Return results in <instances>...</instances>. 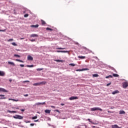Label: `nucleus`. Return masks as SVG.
<instances>
[{
  "label": "nucleus",
  "instance_id": "f257e3e1",
  "mask_svg": "<svg viewBox=\"0 0 128 128\" xmlns=\"http://www.w3.org/2000/svg\"><path fill=\"white\" fill-rule=\"evenodd\" d=\"M92 112H95V110H100V112H102V109L99 108H90Z\"/></svg>",
  "mask_w": 128,
  "mask_h": 128
},
{
  "label": "nucleus",
  "instance_id": "f03ea898",
  "mask_svg": "<svg viewBox=\"0 0 128 128\" xmlns=\"http://www.w3.org/2000/svg\"><path fill=\"white\" fill-rule=\"evenodd\" d=\"M84 52H85V54H90V52H92V51L88 49V48H84Z\"/></svg>",
  "mask_w": 128,
  "mask_h": 128
},
{
  "label": "nucleus",
  "instance_id": "7ed1b4c3",
  "mask_svg": "<svg viewBox=\"0 0 128 128\" xmlns=\"http://www.w3.org/2000/svg\"><path fill=\"white\" fill-rule=\"evenodd\" d=\"M122 86L124 88H126V87L128 86V83L126 82H124L122 84Z\"/></svg>",
  "mask_w": 128,
  "mask_h": 128
},
{
  "label": "nucleus",
  "instance_id": "20e7f679",
  "mask_svg": "<svg viewBox=\"0 0 128 128\" xmlns=\"http://www.w3.org/2000/svg\"><path fill=\"white\" fill-rule=\"evenodd\" d=\"M78 96H72L69 98V100H78Z\"/></svg>",
  "mask_w": 128,
  "mask_h": 128
},
{
  "label": "nucleus",
  "instance_id": "39448f33",
  "mask_svg": "<svg viewBox=\"0 0 128 128\" xmlns=\"http://www.w3.org/2000/svg\"><path fill=\"white\" fill-rule=\"evenodd\" d=\"M28 60H34V58H32V56L28 55Z\"/></svg>",
  "mask_w": 128,
  "mask_h": 128
},
{
  "label": "nucleus",
  "instance_id": "423d86ee",
  "mask_svg": "<svg viewBox=\"0 0 128 128\" xmlns=\"http://www.w3.org/2000/svg\"><path fill=\"white\" fill-rule=\"evenodd\" d=\"M0 92H8V90L4 88H0Z\"/></svg>",
  "mask_w": 128,
  "mask_h": 128
},
{
  "label": "nucleus",
  "instance_id": "0eeeda50",
  "mask_svg": "<svg viewBox=\"0 0 128 128\" xmlns=\"http://www.w3.org/2000/svg\"><path fill=\"white\" fill-rule=\"evenodd\" d=\"M30 36V38H38V35L36 34H32Z\"/></svg>",
  "mask_w": 128,
  "mask_h": 128
},
{
  "label": "nucleus",
  "instance_id": "6e6552de",
  "mask_svg": "<svg viewBox=\"0 0 128 128\" xmlns=\"http://www.w3.org/2000/svg\"><path fill=\"white\" fill-rule=\"evenodd\" d=\"M112 128H122L120 127H119L118 124H114L112 126Z\"/></svg>",
  "mask_w": 128,
  "mask_h": 128
},
{
  "label": "nucleus",
  "instance_id": "1a4fd4ad",
  "mask_svg": "<svg viewBox=\"0 0 128 128\" xmlns=\"http://www.w3.org/2000/svg\"><path fill=\"white\" fill-rule=\"evenodd\" d=\"M4 74H6L4 72L0 70V76H4Z\"/></svg>",
  "mask_w": 128,
  "mask_h": 128
},
{
  "label": "nucleus",
  "instance_id": "9d476101",
  "mask_svg": "<svg viewBox=\"0 0 128 128\" xmlns=\"http://www.w3.org/2000/svg\"><path fill=\"white\" fill-rule=\"evenodd\" d=\"M0 96H2V98H0V100H6V98L4 97L5 96L4 94H0Z\"/></svg>",
  "mask_w": 128,
  "mask_h": 128
},
{
  "label": "nucleus",
  "instance_id": "9b49d317",
  "mask_svg": "<svg viewBox=\"0 0 128 128\" xmlns=\"http://www.w3.org/2000/svg\"><path fill=\"white\" fill-rule=\"evenodd\" d=\"M36 106H40V104H46V102L36 103Z\"/></svg>",
  "mask_w": 128,
  "mask_h": 128
},
{
  "label": "nucleus",
  "instance_id": "f8f14e48",
  "mask_svg": "<svg viewBox=\"0 0 128 128\" xmlns=\"http://www.w3.org/2000/svg\"><path fill=\"white\" fill-rule=\"evenodd\" d=\"M56 52H68V50H57Z\"/></svg>",
  "mask_w": 128,
  "mask_h": 128
},
{
  "label": "nucleus",
  "instance_id": "ddd939ff",
  "mask_svg": "<svg viewBox=\"0 0 128 128\" xmlns=\"http://www.w3.org/2000/svg\"><path fill=\"white\" fill-rule=\"evenodd\" d=\"M118 92H120V91L116 90L112 92V94H118Z\"/></svg>",
  "mask_w": 128,
  "mask_h": 128
},
{
  "label": "nucleus",
  "instance_id": "4468645a",
  "mask_svg": "<svg viewBox=\"0 0 128 128\" xmlns=\"http://www.w3.org/2000/svg\"><path fill=\"white\" fill-rule=\"evenodd\" d=\"M8 112H9L10 114H16V111H10V110H8Z\"/></svg>",
  "mask_w": 128,
  "mask_h": 128
},
{
  "label": "nucleus",
  "instance_id": "2eb2a0df",
  "mask_svg": "<svg viewBox=\"0 0 128 128\" xmlns=\"http://www.w3.org/2000/svg\"><path fill=\"white\" fill-rule=\"evenodd\" d=\"M78 58H80V60H84L86 58L85 56H78Z\"/></svg>",
  "mask_w": 128,
  "mask_h": 128
},
{
  "label": "nucleus",
  "instance_id": "dca6fc26",
  "mask_svg": "<svg viewBox=\"0 0 128 128\" xmlns=\"http://www.w3.org/2000/svg\"><path fill=\"white\" fill-rule=\"evenodd\" d=\"M17 118H18V120H22V118H24V117L20 115H17Z\"/></svg>",
  "mask_w": 128,
  "mask_h": 128
},
{
  "label": "nucleus",
  "instance_id": "f3484780",
  "mask_svg": "<svg viewBox=\"0 0 128 128\" xmlns=\"http://www.w3.org/2000/svg\"><path fill=\"white\" fill-rule=\"evenodd\" d=\"M30 27L31 28H38V24H36V25H32V26H30Z\"/></svg>",
  "mask_w": 128,
  "mask_h": 128
},
{
  "label": "nucleus",
  "instance_id": "a211bd4d",
  "mask_svg": "<svg viewBox=\"0 0 128 128\" xmlns=\"http://www.w3.org/2000/svg\"><path fill=\"white\" fill-rule=\"evenodd\" d=\"M8 100H13V102H18V100L12 99L9 98Z\"/></svg>",
  "mask_w": 128,
  "mask_h": 128
},
{
  "label": "nucleus",
  "instance_id": "6ab92c4d",
  "mask_svg": "<svg viewBox=\"0 0 128 128\" xmlns=\"http://www.w3.org/2000/svg\"><path fill=\"white\" fill-rule=\"evenodd\" d=\"M41 22H42V26H45L46 24V22H44V20H41Z\"/></svg>",
  "mask_w": 128,
  "mask_h": 128
},
{
  "label": "nucleus",
  "instance_id": "aec40b11",
  "mask_svg": "<svg viewBox=\"0 0 128 128\" xmlns=\"http://www.w3.org/2000/svg\"><path fill=\"white\" fill-rule=\"evenodd\" d=\"M113 76H114V78H118V76H120L118 74H112Z\"/></svg>",
  "mask_w": 128,
  "mask_h": 128
},
{
  "label": "nucleus",
  "instance_id": "412c9836",
  "mask_svg": "<svg viewBox=\"0 0 128 128\" xmlns=\"http://www.w3.org/2000/svg\"><path fill=\"white\" fill-rule=\"evenodd\" d=\"M8 64H11L12 66H15L14 63L13 62H8Z\"/></svg>",
  "mask_w": 128,
  "mask_h": 128
},
{
  "label": "nucleus",
  "instance_id": "4be33fe9",
  "mask_svg": "<svg viewBox=\"0 0 128 128\" xmlns=\"http://www.w3.org/2000/svg\"><path fill=\"white\" fill-rule=\"evenodd\" d=\"M126 114V112L124 110H121L120 112V114Z\"/></svg>",
  "mask_w": 128,
  "mask_h": 128
},
{
  "label": "nucleus",
  "instance_id": "5701e85b",
  "mask_svg": "<svg viewBox=\"0 0 128 128\" xmlns=\"http://www.w3.org/2000/svg\"><path fill=\"white\" fill-rule=\"evenodd\" d=\"M46 84V82H40L39 84Z\"/></svg>",
  "mask_w": 128,
  "mask_h": 128
},
{
  "label": "nucleus",
  "instance_id": "b1692460",
  "mask_svg": "<svg viewBox=\"0 0 128 128\" xmlns=\"http://www.w3.org/2000/svg\"><path fill=\"white\" fill-rule=\"evenodd\" d=\"M45 112L46 114H50V110H46Z\"/></svg>",
  "mask_w": 128,
  "mask_h": 128
},
{
  "label": "nucleus",
  "instance_id": "393cba45",
  "mask_svg": "<svg viewBox=\"0 0 128 128\" xmlns=\"http://www.w3.org/2000/svg\"><path fill=\"white\" fill-rule=\"evenodd\" d=\"M88 122H91V124H95L94 122H92L90 120V118H88Z\"/></svg>",
  "mask_w": 128,
  "mask_h": 128
},
{
  "label": "nucleus",
  "instance_id": "a878e982",
  "mask_svg": "<svg viewBox=\"0 0 128 128\" xmlns=\"http://www.w3.org/2000/svg\"><path fill=\"white\" fill-rule=\"evenodd\" d=\"M27 68H34V64H32V65H27L26 66Z\"/></svg>",
  "mask_w": 128,
  "mask_h": 128
},
{
  "label": "nucleus",
  "instance_id": "bb28decb",
  "mask_svg": "<svg viewBox=\"0 0 128 128\" xmlns=\"http://www.w3.org/2000/svg\"><path fill=\"white\" fill-rule=\"evenodd\" d=\"M40 82H38V83H35V84H33V86H40Z\"/></svg>",
  "mask_w": 128,
  "mask_h": 128
},
{
  "label": "nucleus",
  "instance_id": "cd10ccee",
  "mask_svg": "<svg viewBox=\"0 0 128 128\" xmlns=\"http://www.w3.org/2000/svg\"><path fill=\"white\" fill-rule=\"evenodd\" d=\"M16 62H24V61L18 60V59H16Z\"/></svg>",
  "mask_w": 128,
  "mask_h": 128
},
{
  "label": "nucleus",
  "instance_id": "c85d7f7f",
  "mask_svg": "<svg viewBox=\"0 0 128 128\" xmlns=\"http://www.w3.org/2000/svg\"><path fill=\"white\" fill-rule=\"evenodd\" d=\"M92 76H94V78H96V77L98 76V74H94L92 75Z\"/></svg>",
  "mask_w": 128,
  "mask_h": 128
},
{
  "label": "nucleus",
  "instance_id": "c756f323",
  "mask_svg": "<svg viewBox=\"0 0 128 128\" xmlns=\"http://www.w3.org/2000/svg\"><path fill=\"white\" fill-rule=\"evenodd\" d=\"M12 46H18V44H16V42H12Z\"/></svg>",
  "mask_w": 128,
  "mask_h": 128
},
{
  "label": "nucleus",
  "instance_id": "7c9ffc66",
  "mask_svg": "<svg viewBox=\"0 0 128 128\" xmlns=\"http://www.w3.org/2000/svg\"><path fill=\"white\" fill-rule=\"evenodd\" d=\"M14 56H16L17 58H20V56L16 54H14Z\"/></svg>",
  "mask_w": 128,
  "mask_h": 128
},
{
  "label": "nucleus",
  "instance_id": "2f4dec72",
  "mask_svg": "<svg viewBox=\"0 0 128 128\" xmlns=\"http://www.w3.org/2000/svg\"><path fill=\"white\" fill-rule=\"evenodd\" d=\"M38 118V116H34L32 118V120H36Z\"/></svg>",
  "mask_w": 128,
  "mask_h": 128
},
{
  "label": "nucleus",
  "instance_id": "473e14b6",
  "mask_svg": "<svg viewBox=\"0 0 128 128\" xmlns=\"http://www.w3.org/2000/svg\"><path fill=\"white\" fill-rule=\"evenodd\" d=\"M69 66H75L76 64L72 63V64H69Z\"/></svg>",
  "mask_w": 128,
  "mask_h": 128
},
{
  "label": "nucleus",
  "instance_id": "72a5a7b5",
  "mask_svg": "<svg viewBox=\"0 0 128 128\" xmlns=\"http://www.w3.org/2000/svg\"><path fill=\"white\" fill-rule=\"evenodd\" d=\"M44 70V68H38L36 69V70L40 71V70Z\"/></svg>",
  "mask_w": 128,
  "mask_h": 128
},
{
  "label": "nucleus",
  "instance_id": "f704fd0d",
  "mask_svg": "<svg viewBox=\"0 0 128 128\" xmlns=\"http://www.w3.org/2000/svg\"><path fill=\"white\" fill-rule=\"evenodd\" d=\"M46 30H52V29L50 28H46Z\"/></svg>",
  "mask_w": 128,
  "mask_h": 128
},
{
  "label": "nucleus",
  "instance_id": "c9c22d12",
  "mask_svg": "<svg viewBox=\"0 0 128 128\" xmlns=\"http://www.w3.org/2000/svg\"><path fill=\"white\" fill-rule=\"evenodd\" d=\"M56 50H66V48H58Z\"/></svg>",
  "mask_w": 128,
  "mask_h": 128
},
{
  "label": "nucleus",
  "instance_id": "e433bc0d",
  "mask_svg": "<svg viewBox=\"0 0 128 128\" xmlns=\"http://www.w3.org/2000/svg\"><path fill=\"white\" fill-rule=\"evenodd\" d=\"M8 42H14V39L10 38L8 40Z\"/></svg>",
  "mask_w": 128,
  "mask_h": 128
},
{
  "label": "nucleus",
  "instance_id": "4c0bfd02",
  "mask_svg": "<svg viewBox=\"0 0 128 128\" xmlns=\"http://www.w3.org/2000/svg\"><path fill=\"white\" fill-rule=\"evenodd\" d=\"M28 14H25L24 15V18H28Z\"/></svg>",
  "mask_w": 128,
  "mask_h": 128
},
{
  "label": "nucleus",
  "instance_id": "58836bf2",
  "mask_svg": "<svg viewBox=\"0 0 128 128\" xmlns=\"http://www.w3.org/2000/svg\"><path fill=\"white\" fill-rule=\"evenodd\" d=\"M82 70H88V68H82Z\"/></svg>",
  "mask_w": 128,
  "mask_h": 128
},
{
  "label": "nucleus",
  "instance_id": "ea45409f",
  "mask_svg": "<svg viewBox=\"0 0 128 128\" xmlns=\"http://www.w3.org/2000/svg\"><path fill=\"white\" fill-rule=\"evenodd\" d=\"M112 78V76H111V75H110V76H106V78Z\"/></svg>",
  "mask_w": 128,
  "mask_h": 128
},
{
  "label": "nucleus",
  "instance_id": "a19ab883",
  "mask_svg": "<svg viewBox=\"0 0 128 128\" xmlns=\"http://www.w3.org/2000/svg\"><path fill=\"white\" fill-rule=\"evenodd\" d=\"M30 40V42H35V41H36V40H34V39H33V40Z\"/></svg>",
  "mask_w": 128,
  "mask_h": 128
},
{
  "label": "nucleus",
  "instance_id": "79ce46f5",
  "mask_svg": "<svg viewBox=\"0 0 128 128\" xmlns=\"http://www.w3.org/2000/svg\"><path fill=\"white\" fill-rule=\"evenodd\" d=\"M76 72H82V70H76Z\"/></svg>",
  "mask_w": 128,
  "mask_h": 128
},
{
  "label": "nucleus",
  "instance_id": "37998d69",
  "mask_svg": "<svg viewBox=\"0 0 128 128\" xmlns=\"http://www.w3.org/2000/svg\"><path fill=\"white\" fill-rule=\"evenodd\" d=\"M20 66H21L22 68H24V65L22 64H20Z\"/></svg>",
  "mask_w": 128,
  "mask_h": 128
},
{
  "label": "nucleus",
  "instance_id": "c03bdc74",
  "mask_svg": "<svg viewBox=\"0 0 128 128\" xmlns=\"http://www.w3.org/2000/svg\"><path fill=\"white\" fill-rule=\"evenodd\" d=\"M23 82L24 83V82H30V81H28V80H25V81H24Z\"/></svg>",
  "mask_w": 128,
  "mask_h": 128
},
{
  "label": "nucleus",
  "instance_id": "a18cd8bd",
  "mask_svg": "<svg viewBox=\"0 0 128 128\" xmlns=\"http://www.w3.org/2000/svg\"><path fill=\"white\" fill-rule=\"evenodd\" d=\"M13 118H18V115H16V116H14Z\"/></svg>",
  "mask_w": 128,
  "mask_h": 128
},
{
  "label": "nucleus",
  "instance_id": "49530a36",
  "mask_svg": "<svg viewBox=\"0 0 128 128\" xmlns=\"http://www.w3.org/2000/svg\"><path fill=\"white\" fill-rule=\"evenodd\" d=\"M6 29H4V30H0V32H6Z\"/></svg>",
  "mask_w": 128,
  "mask_h": 128
},
{
  "label": "nucleus",
  "instance_id": "de8ad7c7",
  "mask_svg": "<svg viewBox=\"0 0 128 128\" xmlns=\"http://www.w3.org/2000/svg\"><path fill=\"white\" fill-rule=\"evenodd\" d=\"M54 112H60V110H54Z\"/></svg>",
  "mask_w": 128,
  "mask_h": 128
},
{
  "label": "nucleus",
  "instance_id": "09e8293b",
  "mask_svg": "<svg viewBox=\"0 0 128 128\" xmlns=\"http://www.w3.org/2000/svg\"><path fill=\"white\" fill-rule=\"evenodd\" d=\"M30 126H34V124H30Z\"/></svg>",
  "mask_w": 128,
  "mask_h": 128
},
{
  "label": "nucleus",
  "instance_id": "8fccbe9b",
  "mask_svg": "<svg viewBox=\"0 0 128 128\" xmlns=\"http://www.w3.org/2000/svg\"><path fill=\"white\" fill-rule=\"evenodd\" d=\"M110 84H111V83H108V84H106V86H110Z\"/></svg>",
  "mask_w": 128,
  "mask_h": 128
},
{
  "label": "nucleus",
  "instance_id": "3c124183",
  "mask_svg": "<svg viewBox=\"0 0 128 128\" xmlns=\"http://www.w3.org/2000/svg\"><path fill=\"white\" fill-rule=\"evenodd\" d=\"M24 96H28V94H26L24 95Z\"/></svg>",
  "mask_w": 128,
  "mask_h": 128
},
{
  "label": "nucleus",
  "instance_id": "603ef678",
  "mask_svg": "<svg viewBox=\"0 0 128 128\" xmlns=\"http://www.w3.org/2000/svg\"><path fill=\"white\" fill-rule=\"evenodd\" d=\"M50 108H56V106H50Z\"/></svg>",
  "mask_w": 128,
  "mask_h": 128
},
{
  "label": "nucleus",
  "instance_id": "864d4df0",
  "mask_svg": "<svg viewBox=\"0 0 128 128\" xmlns=\"http://www.w3.org/2000/svg\"><path fill=\"white\" fill-rule=\"evenodd\" d=\"M21 112H24V109L21 110Z\"/></svg>",
  "mask_w": 128,
  "mask_h": 128
},
{
  "label": "nucleus",
  "instance_id": "5fc2aeb1",
  "mask_svg": "<svg viewBox=\"0 0 128 128\" xmlns=\"http://www.w3.org/2000/svg\"><path fill=\"white\" fill-rule=\"evenodd\" d=\"M61 104V106H64V104Z\"/></svg>",
  "mask_w": 128,
  "mask_h": 128
},
{
  "label": "nucleus",
  "instance_id": "6e6d98bb",
  "mask_svg": "<svg viewBox=\"0 0 128 128\" xmlns=\"http://www.w3.org/2000/svg\"><path fill=\"white\" fill-rule=\"evenodd\" d=\"M24 38H20V40H24Z\"/></svg>",
  "mask_w": 128,
  "mask_h": 128
},
{
  "label": "nucleus",
  "instance_id": "4d7b16f0",
  "mask_svg": "<svg viewBox=\"0 0 128 128\" xmlns=\"http://www.w3.org/2000/svg\"><path fill=\"white\" fill-rule=\"evenodd\" d=\"M12 80H9V81L10 82H12Z\"/></svg>",
  "mask_w": 128,
  "mask_h": 128
},
{
  "label": "nucleus",
  "instance_id": "13d9d810",
  "mask_svg": "<svg viewBox=\"0 0 128 128\" xmlns=\"http://www.w3.org/2000/svg\"><path fill=\"white\" fill-rule=\"evenodd\" d=\"M16 108V110H18L19 108Z\"/></svg>",
  "mask_w": 128,
  "mask_h": 128
},
{
  "label": "nucleus",
  "instance_id": "bf43d9fd",
  "mask_svg": "<svg viewBox=\"0 0 128 128\" xmlns=\"http://www.w3.org/2000/svg\"><path fill=\"white\" fill-rule=\"evenodd\" d=\"M30 122V121H28V122Z\"/></svg>",
  "mask_w": 128,
  "mask_h": 128
},
{
  "label": "nucleus",
  "instance_id": "052dcab7",
  "mask_svg": "<svg viewBox=\"0 0 128 128\" xmlns=\"http://www.w3.org/2000/svg\"><path fill=\"white\" fill-rule=\"evenodd\" d=\"M38 120H34V122H38Z\"/></svg>",
  "mask_w": 128,
  "mask_h": 128
},
{
  "label": "nucleus",
  "instance_id": "680f3d73",
  "mask_svg": "<svg viewBox=\"0 0 128 128\" xmlns=\"http://www.w3.org/2000/svg\"><path fill=\"white\" fill-rule=\"evenodd\" d=\"M108 112H110V111H108Z\"/></svg>",
  "mask_w": 128,
  "mask_h": 128
}]
</instances>
